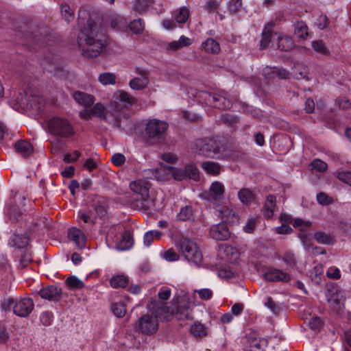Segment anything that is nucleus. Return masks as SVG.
<instances>
[{"instance_id":"38","label":"nucleus","mask_w":351,"mask_h":351,"mask_svg":"<svg viewBox=\"0 0 351 351\" xmlns=\"http://www.w3.org/2000/svg\"><path fill=\"white\" fill-rule=\"evenodd\" d=\"M314 238L318 243L322 245H330L334 243V239L330 234L321 231L315 232Z\"/></svg>"},{"instance_id":"13","label":"nucleus","mask_w":351,"mask_h":351,"mask_svg":"<svg viewBox=\"0 0 351 351\" xmlns=\"http://www.w3.org/2000/svg\"><path fill=\"white\" fill-rule=\"evenodd\" d=\"M215 214L223 222L227 223H237L239 219V215L228 206H218L215 209Z\"/></svg>"},{"instance_id":"14","label":"nucleus","mask_w":351,"mask_h":351,"mask_svg":"<svg viewBox=\"0 0 351 351\" xmlns=\"http://www.w3.org/2000/svg\"><path fill=\"white\" fill-rule=\"evenodd\" d=\"M130 189L141 197L143 202L147 201L149 197V182L146 180H137L132 182L130 184Z\"/></svg>"},{"instance_id":"22","label":"nucleus","mask_w":351,"mask_h":351,"mask_svg":"<svg viewBox=\"0 0 351 351\" xmlns=\"http://www.w3.org/2000/svg\"><path fill=\"white\" fill-rule=\"evenodd\" d=\"M201 168L207 173L217 176L221 173V165L213 161H204L200 165Z\"/></svg>"},{"instance_id":"49","label":"nucleus","mask_w":351,"mask_h":351,"mask_svg":"<svg viewBox=\"0 0 351 351\" xmlns=\"http://www.w3.org/2000/svg\"><path fill=\"white\" fill-rule=\"evenodd\" d=\"M61 14L67 22H70L74 19L73 11L66 4H64L61 6Z\"/></svg>"},{"instance_id":"51","label":"nucleus","mask_w":351,"mask_h":351,"mask_svg":"<svg viewBox=\"0 0 351 351\" xmlns=\"http://www.w3.org/2000/svg\"><path fill=\"white\" fill-rule=\"evenodd\" d=\"M308 325L313 330H319L323 326V320L319 317L314 316L309 319Z\"/></svg>"},{"instance_id":"28","label":"nucleus","mask_w":351,"mask_h":351,"mask_svg":"<svg viewBox=\"0 0 351 351\" xmlns=\"http://www.w3.org/2000/svg\"><path fill=\"white\" fill-rule=\"evenodd\" d=\"M276 206V197L272 195H269L267 197L265 205L263 214L267 218H271L274 215V208Z\"/></svg>"},{"instance_id":"12","label":"nucleus","mask_w":351,"mask_h":351,"mask_svg":"<svg viewBox=\"0 0 351 351\" xmlns=\"http://www.w3.org/2000/svg\"><path fill=\"white\" fill-rule=\"evenodd\" d=\"M34 302L30 298H21L16 300L13 306V312L19 317L28 316L34 309Z\"/></svg>"},{"instance_id":"37","label":"nucleus","mask_w":351,"mask_h":351,"mask_svg":"<svg viewBox=\"0 0 351 351\" xmlns=\"http://www.w3.org/2000/svg\"><path fill=\"white\" fill-rule=\"evenodd\" d=\"M295 34L300 38L305 39L308 36V27L303 21H297L294 24Z\"/></svg>"},{"instance_id":"32","label":"nucleus","mask_w":351,"mask_h":351,"mask_svg":"<svg viewBox=\"0 0 351 351\" xmlns=\"http://www.w3.org/2000/svg\"><path fill=\"white\" fill-rule=\"evenodd\" d=\"M189 332L195 337H202L207 335L206 327L198 322L193 323L190 328Z\"/></svg>"},{"instance_id":"57","label":"nucleus","mask_w":351,"mask_h":351,"mask_svg":"<svg viewBox=\"0 0 351 351\" xmlns=\"http://www.w3.org/2000/svg\"><path fill=\"white\" fill-rule=\"evenodd\" d=\"M311 165L313 169L321 172L324 171L327 169V164L319 159L313 160Z\"/></svg>"},{"instance_id":"33","label":"nucleus","mask_w":351,"mask_h":351,"mask_svg":"<svg viewBox=\"0 0 351 351\" xmlns=\"http://www.w3.org/2000/svg\"><path fill=\"white\" fill-rule=\"evenodd\" d=\"M78 219H81L84 223H89L92 225L96 223V219L98 217L97 213L94 212V208L89 210L87 213L79 211L77 214Z\"/></svg>"},{"instance_id":"54","label":"nucleus","mask_w":351,"mask_h":351,"mask_svg":"<svg viewBox=\"0 0 351 351\" xmlns=\"http://www.w3.org/2000/svg\"><path fill=\"white\" fill-rule=\"evenodd\" d=\"M40 322L44 326H49L53 322V315L51 312L45 311L41 313L40 317Z\"/></svg>"},{"instance_id":"19","label":"nucleus","mask_w":351,"mask_h":351,"mask_svg":"<svg viewBox=\"0 0 351 351\" xmlns=\"http://www.w3.org/2000/svg\"><path fill=\"white\" fill-rule=\"evenodd\" d=\"M265 278L269 282L281 281L287 282L291 280V276L286 272L278 269H271L265 273Z\"/></svg>"},{"instance_id":"16","label":"nucleus","mask_w":351,"mask_h":351,"mask_svg":"<svg viewBox=\"0 0 351 351\" xmlns=\"http://www.w3.org/2000/svg\"><path fill=\"white\" fill-rule=\"evenodd\" d=\"M68 238L73 241L77 247L82 249L85 247L86 238L84 232L77 228H71L68 232Z\"/></svg>"},{"instance_id":"64","label":"nucleus","mask_w":351,"mask_h":351,"mask_svg":"<svg viewBox=\"0 0 351 351\" xmlns=\"http://www.w3.org/2000/svg\"><path fill=\"white\" fill-rule=\"evenodd\" d=\"M282 261L289 266H293L295 264V256L291 252H286L282 256Z\"/></svg>"},{"instance_id":"26","label":"nucleus","mask_w":351,"mask_h":351,"mask_svg":"<svg viewBox=\"0 0 351 351\" xmlns=\"http://www.w3.org/2000/svg\"><path fill=\"white\" fill-rule=\"evenodd\" d=\"M291 74L297 80L305 79L309 80L308 70L307 66L302 64H297L292 69Z\"/></svg>"},{"instance_id":"53","label":"nucleus","mask_w":351,"mask_h":351,"mask_svg":"<svg viewBox=\"0 0 351 351\" xmlns=\"http://www.w3.org/2000/svg\"><path fill=\"white\" fill-rule=\"evenodd\" d=\"M242 5V0H230L228 7L230 13L236 14Z\"/></svg>"},{"instance_id":"34","label":"nucleus","mask_w":351,"mask_h":351,"mask_svg":"<svg viewBox=\"0 0 351 351\" xmlns=\"http://www.w3.org/2000/svg\"><path fill=\"white\" fill-rule=\"evenodd\" d=\"M128 278L124 275H115L110 278V284L114 289L123 288L128 284Z\"/></svg>"},{"instance_id":"17","label":"nucleus","mask_w":351,"mask_h":351,"mask_svg":"<svg viewBox=\"0 0 351 351\" xmlns=\"http://www.w3.org/2000/svg\"><path fill=\"white\" fill-rule=\"evenodd\" d=\"M38 293L43 299L56 301L60 298L62 290L56 286L51 285L40 289Z\"/></svg>"},{"instance_id":"31","label":"nucleus","mask_w":351,"mask_h":351,"mask_svg":"<svg viewBox=\"0 0 351 351\" xmlns=\"http://www.w3.org/2000/svg\"><path fill=\"white\" fill-rule=\"evenodd\" d=\"M278 48L281 51H289L294 47V43L290 36L281 35L278 37Z\"/></svg>"},{"instance_id":"56","label":"nucleus","mask_w":351,"mask_h":351,"mask_svg":"<svg viewBox=\"0 0 351 351\" xmlns=\"http://www.w3.org/2000/svg\"><path fill=\"white\" fill-rule=\"evenodd\" d=\"M337 178L343 182L351 186V172L342 171L337 173Z\"/></svg>"},{"instance_id":"29","label":"nucleus","mask_w":351,"mask_h":351,"mask_svg":"<svg viewBox=\"0 0 351 351\" xmlns=\"http://www.w3.org/2000/svg\"><path fill=\"white\" fill-rule=\"evenodd\" d=\"M238 198L243 204H250L254 201V192L247 188H243L238 192Z\"/></svg>"},{"instance_id":"8","label":"nucleus","mask_w":351,"mask_h":351,"mask_svg":"<svg viewBox=\"0 0 351 351\" xmlns=\"http://www.w3.org/2000/svg\"><path fill=\"white\" fill-rule=\"evenodd\" d=\"M167 124L165 121L158 119H152L148 121L145 127V134L152 139L160 140L167 129Z\"/></svg>"},{"instance_id":"50","label":"nucleus","mask_w":351,"mask_h":351,"mask_svg":"<svg viewBox=\"0 0 351 351\" xmlns=\"http://www.w3.org/2000/svg\"><path fill=\"white\" fill-rule=\"evenodd\" d=\"M257 221V217H252L248 219L247 223H245L243 228L244 232L246 233H252L256 228Z\"/></svg>"},{"instance_id":"15","label":"nucleus","mask_w":351,"mask_h":351,"mask_svg":"<svg viewBox=\"0 0 351 351\" xmlns=\"http://www.w3.org/2000/svg\"><path fill=\"white\" fill-rule=\"evenodd\" d=\"M210 237L217 241H226L230 237V232L223 223L215 224L210 228Z\"/></svg>"},{"instance_id":"44","label":"nucleus","mask_w":351,"mask_h":351,"mask_svg":"<svg viewBox=\"0 0 351 351\" xmlns=\"http://www.w3.org/2000/svg\"><path fill=\"white\" fill-rule=\"evenodd\" d=\"M186 178L198 180L199 178V171L196 166L193 164L186 165L184 167Z\"/></svg>"},{"instance_id":"58","label":"nucleus","mask_w":351,"mask_h":351,"mask_svg":"<svg viewBox=\"0 0 351 351\" xmlns=\"http://www.w3.org/2000/svg\"><path fill=\"white\" fill-rule=\"evenodd\" d=\"M94 212L97 213L98 217L100 219H104L107 215L106 207L102 204H95Z\"/></svg>"},{"instance_id":"30","label":"nucleus","mask_w":351,"mask_h":351,"mask_svg":"<svg viewBox=\"0 0 351 351\" xmlns=\"http://www.w3.org/2000/svg\"><path fill=\"white\" fill-rule=\"evenodd\" d=\"M201 46L206 52L210 53H218L221 50L219 44L213 38L206 39Z\"/></svg>"},{"instance_id":"59","label":"nucleus","mask_w":351,"mask_h":351,"mask_svg":"<svg viewBox=\"0 0 351 351\" xmlns=\"http://www.w3.org/2000/svg\"><path fill=\"white\" fill-rule=\"evenodd\" d=\"M162 257L167 261H175L179 259V255L173 250L169 249L162 255Z\"/></svg>"},{"instance_id":"4","label":"nucleus","mask_w":351,"mask_h":351,"mask_svg":"<svg viewBox=\"0 0 351 351\" xmlns=\"http://www.w3.org/2000/svg\"><path fill=\"white\" fill-rule=\"evenodd\" d=\"M192 149L197 154L213 158H219L223 151L219 141L208 138L195 141Z\"/></svg>"},{"instance_id":"11","label":"nucleus","mask_w":351,"mask_h":351,"mask_svg":"<svg viewBox=\"0 0 351 351\" xmlns=\"http://www.w3.org/2000/svg\"><path fill=\"white\" fill-rule=\"evenodd\" d=\"M5 213L6 215L5 223L8 225V230L12 232L21 219L23 210L19 206L14 204L8 206Z\"/></svg>"},{"instance_id":"21","label":"nucleus","mask_w":351,"mask_h":351,"mask_svg":"<svg viewBox=\"0 0 351 351\" xmlns=\"http://www.w3.org/2000/svg\"><path fill=\"white\" fill-rule=\"evenodd\" d=\"M72 96L76 102L85 107L90 106L95 101L92 95L80 90L73 92Z\"/></svg>"},{"instance_id":"42","label":"nucleus","mask_w":351,"mask_h":351,"mask_svg":"<svg viewBox=\"0 0 351 351\" xmlns=\"http://www.w3.org/2000/svg\"><path fill=\"white\" fill-rule=\"evenodd\" d=\"M271 26L269 24L267 26H265L263 33L262 38L261 40V48L262 49L267 48L269 46V43L271 42Z\"/></svg>"},{"instance_id":"55","label":"nucleus","mask_w":351,"mask_h":351,"mask_svg":"<svg viewBox=\"0 0 351 351\" xmlns=\"http://www.w3.org/2000/svg\"><path fill=\"white\" fill-rule=\"evenodd\" d=\"M149 3L145 0H135L133 4V8L139 13H143L149 5Z\"/></svg>"},{"instance_id":"36","label":"nucleus","mask_w":351,"mask_h":351,"mask_svg":"<svg viewBox=\"0 0 351 351\" xmlns=\"http://www.w3.org/2000/svg\"><path fill=\"white\" fill-rule=\"evenodd\" d=\"M173 17L178 23H184L189 17V10L186 7H182L179 10L173 12Z\"/></svg>"},{"instance_id":"24","label":"nucleus","mask_w":351,"mask_h":351,"mask_svg":"<svg viewBox=\"0 0 351 351\" xmlns=\"http://www.w3.org/2000/svg\"><path fill=\"white\" fill-rule=\"evenodd\" d=\"M16 151L23 157H27L33 152V147L26 141H19L15 143Z\"/></svg>"},{"instance_id":"1","label":"nucleus","mask_w":351,"mask_h":351,"mask_svg":"<svg viewBox=\"0 0 351 351\" xmlns=\"http://www.w3.org/2000/svg\"><path fill=\"white\" fill-rule=\"evenodd\" d=\"M77 43L82 55L87 58L99 56L106 47V37L100 32L96 25L89 24L81 29Z\"/></svg>"},{"instance_id":"39","label":"nucleus","mask_w":351,"mask_h":351,"mask_svg":"<svg viewBox=\"0 0 351 351\" xmlns=\"http://www.w3.org/2000/svg\"><path fill=\"white\" fill-rule=\"evenodd\" d=\"M116 75L110 72L101 73L98 77L99 82L104 86L114 85L116 84Z\"/></svg>"},{"instance_id":"48","label":"nucleus","mask_w":351,"mask_h":351,"mask_svg":"<svg viewBox=\"0 0 351 351\" xmlns=\"http://www.w3.org/2000/svg\"><path fill=\"white\" fill-rule=\"evenodd\" d=\"M144 27V23L141 19L134 20L130 24V29L134 34H139L142 32Z\"/></svg>"},{"instance_id":"41","label":"nucleus","mask_w":351,"mask_h":351,"mask_svg":"<svg viewBox=\"0 0 351 351\" xmlns=\"http://www.w3.org/2000/svg\"><path fill=\"white\" fill-rule=\"evenodd\" d=\"M311 47L316 53L322 56H326L330 54L328 49L322 40H313Z\"/></svg>"},{"instance_id":"6","label":"nucleus","mask_w":351,"mask_h":351,"mask_svg":"<svg viewBox=\"0 0 351 351\" xmlns=\"http://www.w3.org/2000/svg\"><path fill=\"white\" fill-rule=\"evenodd\" d=\"M49 132L56 136L67 138L74 134V129L71 123L66 119L55 117L48 121Z\"/></svg>"},{"instance_id":"45","label":"nucleus","mask_w":351,"mask_h":351,"mask_svg":"<svg viewBox=\"0 0 351 351\" xmlns=\"http://www.w3.org/2000/svg\"><path fill=\"white\" fill-rule=\"evenodd\" d=\"M92 113L97 117H99L101 119H108V112L106 110V108L100 103L96 104L92 108Z\"/></svg>"},{"instance_id":"3","label":"nucleus","mask_w":351,"mask_h":351,"mask_svg":"<svg viewBox=\"0 0 351 351\" xmlns=\"http://www.w3.org/2000/svg\"><path fill=\"white\" fill-rule=\"evenodd\" d=\"M176 245L184 259L191 265L196 267H199L202 265V253L193 240L185 237H180L178 239Z\"/></svg>"},{"instance_id":"43","label":"nucleus","mask_w":351,"mask_h":351,"mask_svg":"<svg viewBox=\"0 0 351 351\" xmlns=\"http://www.w3.org/2000/svg\"><path fill=\"white\" fill-rule=\"evenodd\" d=\"M169 173L171 174L173 178L177 181H182L186 179L185 170L184 168H176L173 167H169L167 168Z\"/></svg>"},{"instance_id":"10","label":"nucleus","mask_w":351,"mask_h":351,"mask_svg":"<svg viewBox=\"0 0 351 351\" xmlns=\"http://www.w3.org/2000/svg\"><path fill=\"white\" fill-rule=\"evenodd\" d=\"M225 191L226 188L224 184L221 182L215 181L211 183L208 191L202 194V197L206 200L215 204L223 199Z\"/></svg>"},{"instance_id":"2","label":"nucleus","mask_w":351,"mask_h":351,"mask_svg":"<svg viewBox=\"0 0 351 351\" xmlns=\"http://www.w3.org/2000/svg\"><path fill=\"white\" fill-rule=\"evenodd\" d=\"M148 310L154 314L155 317L149 315L143 316L138 319V327L140 331L146 335L155 333L158 328V318L160 319H169L173 314V311L167 305V303L152 300L147 304Z\"/></svg>"},{"instance_id":"46","label":"nucleus","mask_w":351,"mask_h":351,"mask_svg":"<svg viewBox=\"0 0 351 351\" xmlns=\"http://www.w3.org/2000/svg\"><path fill=\"white\" fill-rule=\"evenodd\" d=\"M65 283L70 289H80L84 287V283L78 278L75 276L68 277Z\"/></svg>"},{"instance_id":"23","label":"nucleus","mask_w":351,"mask_h":351,"mask_svg":"<svg viewBox=\"0 0 351 351\" xmlns=\"http://www.w3.org/2000/svg\"><path fill=\"white\" fill-rule=\"evenodd\" d=\"M263 74L269 78L276 75L280 79H287L289 76V72L287 70L277 67H266L263 70Z\"/></svg>"},{"instance_id":"25","label":"nucleus","mask_w":351,"mask_h":351,"mask_svg":"<svg viewBox=\"0 0 351 351\" xmlns=\"http://www.w3.org/2000/svg\"><path fill=\"white\" fill-rule=\"evenodd\" d=\"M179 221H186L194 220V212L191 206L186 205L182 207L176 215Z\"/></svg>"},{"instance_id":"52","label":"nucleus","mask_w":351,"mask_h":351,"mask_svg":"<svg viewBox=\"0 0 351 351\" xmlns=\"http://www.w3.org/2000/svg\"><path fill=\"white\" fill-rule=\"evenodd\" d=\"M328 23H329L328 19L324 14L319 15L315 22V25L319 29H325L328 26Z\"/></svg>"},{"instance_id":"61","label":"nucleus","mask_w":351,"mask_h":351,"mask_svg":"<svg viewBox=\"0 0 351 351\" xmlns=\"http://www.w3.org/2000/svg\"><path fill=\"white\" fill-rule=\"evenodd\" d=\"M171 295V289L166 287H162L160 289L158 296L160 300H167Z\"/></svg>"},{"instance_id":"40","label":"nucleus","mask_w":351,"mask_h":351,"mask_svg":"<svg viewBox=\"0 0 351 351\" xmlns=\"http://www.w3.org/2000/svg\"><path fill=\"white\" fill-rule=\"evenodd\" d=\"M344 300L345 298H339L338 294H333L328 299V301L333 311L336 312H338L343 307Z\"/></svg>"},{"instance_id":"9","label":"nucleus","mask_w":351,"mask_h":351,"mask_svg":"<svg viewBox=\"0 0 351 351\" xmlns=\"http://www.w3.org/2000/svg\"><path fill=\"white\" fill-rule=\"evenodd\" d=\"M136 102V99L130 93L124 90L117 91L111 100V106L117 111H120L124 108H130L134 103Z\"/></svg>"},{"instance_id":"60","label":"nucleus","mask_w":351,"mask_h":351,"mask_svg":"<svg viewBox=\"0 0 351 351\" xmlns=\"http://www.w3.org/2000/svg\"><path fill=\"white\" fill-rule=\"evenodd\" d=\"M326 276L331 279H339L341 277L340 270L335 267H330L328 269Z\"/></svg>"},{"instance_id":"63","label":"nucleus","mask_w":351,"mask_h":351,"mask_svg":"<svg viewBox=\"0 0 351 351\" xmlns=\"http://www.w3.org/2000/svg\"><path fill=\"white\" fill-rule=\"evenodd\" d=\"M222 120L224 123L230 125H234L239 122V117L234 115L226 114L222 117Z\"/></svg>"},{"instance_id":"27","label":"nucleus","mask_w":351,"mask_h":351,"mask_svg":"<svg viewBox=\"0 0 351 351\" xmlns=\"http://www.w3.org/2000/svg\"><path fill=\"white\" fill-rule=\"evenodd\" d=\"M149 83V77H134L130 80L129 85L132 90H141L146 88Z\"/></svg>"},{"instance_id":"47","label":"nucleus","mask_w":351,"mask_h":351,"mask_svg":"<svg viewBox=\"0 0 351 351\" xmlns=\"http://www.w3.org/2000/svg\"><path fill=\"white\" fill-rule=\"evenodd\" d=\"M111 310L114 315L117 317H123L126 313V308L123 303H114L111 306Z\"/></svg>"},{"instance_id":"62","label":"nucleus","mask_w":351,"mask_h":351,"mask_svg":"<svg viewBox=\"0 0 351 351\" xmlns=\"http://www.w3.org/2000/svg\"><path fill=\"white\" fill-rule=\"evenodd\" d=\"M125 161V157L120 153L114 154L111 158V162L116 166H120Z\"/></svg>"},{"instance_id":"18","label":"nucleus","mask_w":351,"mask_h":351,"mask_svg":"<svg viewBox=\"0 0 351 351\" xmlns=\"http://www.w3.org/2000/svg\"><path fill=\"white\" fill-rule=\"evenodd\" d=\"M40 98L36 95H28L27 93H25L24 96H21V99H17V101L21 106L29 108L33 110H40Z\"/></svg>"},{"instance_id":"20","label":"nucleus","mask_w":351,"mask_h":351,"mask_svg":"<svg viewBox=\"0 0 351 351\" xmlns=\"http://www.w3.org/2000/svg\"><path fill=\"white\" fill-rule=\"evenodd\" d=\"M29 239L26 234L14 233L8 240V245L12 247L22 249L27 246Z\"/></svg>"},{"instance_id":"5","label":"nucleus","mask_w":351,"mask_h":351,"mask_svg":"<svg viewBox=\"0 0 351 351\" xmlns=\"http://www.w3.org/2000/svg\"><path fill=\"white\" fill-rule=\"evenodd\" d=\"M196 97L199 102L210 107L224 110L232 106V102L228 97V94L224 92L211 93L202 90L197 93Z\"/></svg>"},{"instance_id":"7","label":"nucleus","mask_w":351,"mask_h":351,"mask_svg":"<svg viewBox=\"0 0 351 351\" xmlns=\"http://www.w3.org/2000/svg\"><path fill=\"white\" fill-rule=\"evenodd\" d=\"M173 303L175 305L176 311L168 306L170 310L173 311V315L179 321L191 320L193 319V311L190 306L189 300L185 296L174 298Z\"/></svg>"},{"instance_id":"35","label":"nucleus","mask_w":351,"mask_h":351,"mask_svg":"<svg viewBox=\"0 0 351 351\" xmlns=\"http://www.w3.org/2000/svg\"><path fill=\"white\" fill-rule=\"evenodd\" d=\"M132 245V239L128 231H125L122 236L121 241L117 245L118 250H129Z\"/></svg>"}]
</instances>
